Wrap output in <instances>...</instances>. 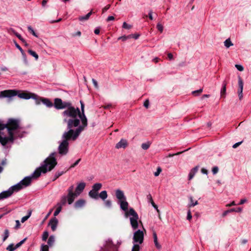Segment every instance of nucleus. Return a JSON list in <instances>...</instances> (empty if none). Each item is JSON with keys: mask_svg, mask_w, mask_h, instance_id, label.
Returning a JSON list of instances; mask_svg holds the SVG:
<instances>
[{"mask_svg": "<svg viewBox=\"0 0 251 251\" xmlns=\"http://www.w3.org/2000/svg\"><path fill=\"white\" fill-rule=\"evenodd\" d=\"M140 246L138 244H134L131 251H139Z\"/></svg>", "mask_w": 251, "mask_h": 251, "instance_id": "a18cd8bd", "label": "nucleus"}, {"mask_svg": "<svg viewBox=\"0 0 251 251\" xmlns=\"http://www.w3.org/2000/svg\"><path fill=\"white\" fill-rule=\"evenodd\" d=\"M115 195L118 200V202L126 199L124 192L120 189L115 190Z\"/></svg>", "mask_w": 251, "mask_h": 251, "instance_id": "2eb2a0df", "label": "nucleus"}, {"mask_svg": "<svg viewBox=\"0 0 251 251\" xmlns=\"http://www.w3.org/2000/svg\"><path fill=\"white\" fill-rule=\"evenodd\" d=\"M20 226H21V225H20L19 221L16 220V225L14 227L15 229H17L19 228L20 227Z\"/></svg>", "mask_w": 251, "mask_h": 251, "instance_id": "4d7b16f0", "label": "nucleus"}, {"mask_svg": "<svg viewBox=\"0 0 251 251\" xmlns=\"http://www.w3.org/2000/svg\"><path fill=\"white\" fill-rule=\"evenodd\" d=\"M74 189V186H71L67 190V196H65L67 197V201L69 204H71L74 202L75 197H76V194H75V192H73Z\"/></svg>", "mask_w": 251, "mask_h": 251, "instance_id": "1a4fd4ad", "label": "nucleus"}, {"mask_svg": "<svg viewBox=\"0 0 251 251\" xmlns=\"http://www.w3.org/2000/svg\"><path fill=\"white\" fill-rule=\"evenodd\" d=\"M7 32L11 34V33H13L14 34H15V33H16L17 32L14 29L12 28H9L7 29Z\"/></svg>", "mask_w": 251, "mask_h": 251, "instance_id": "5fc2aeb1", "label": "nucleus"}, {"mask_svg": "<svg viewBox=\"0 0 251 251\" xmlns=\"http://www.w3.org/2000/svg\"><path fill=\"white\" fill-rule=\"evenodd\" d=\"M127 146V142L126 140L125 139H122L116 145V149L126 148Z\"/></svg>", "mask_w": 251, "mask_h": 251, "instance_id": "a211bd4d", "label": "nucleus"}, {"mask_svg": "<svg viewBox=\"0 0 251 251\" xmlns=\"http://www.w3.org/2000/svg\"><path fill=\"white\" fill-rule=\"evenodd\" d=\"M6 250L8 251H14L16 249H15V246L13 244H10L7 247Z\"/></svg>", "mask_w": 251, "mask_h": 251, "instance_id": "4c0bfd02", "label": "nucleus"}, {"mask_svg": "<svg viewBox=\"0 0 251 251\" xmlns=\"http://www.w3.org/2000/svg\"><path fill=\"white\" fill-rule=\"evenodd\" d=\"M20 121L18 119H9L7 123L4 124V128H7L8 134L14 136L15 131L20 127Z\"/></svg>", "mask_w": 251, "mask_h": 251, "instance_id": "423d86ee", "label": "nucleus"}, {"mask_svg": "<svg viewBox=\"0 0 251 251\" xmlns=\"http://www.w3.org/2000/svg\"><path fill=\"white\" fill-rule=\"evenodd\" d=\"M189 201H190V203L188 204V206L189 207H194V206H195V205H197L198 204V201H194L193 200V197L192 196H190L189 197Z\"/></svg>", "mask_w": 251, "mask_h": 251, "instance_id": "393cba45", "label": "nucleus"}, {"mask_svg": "<svg viewBox=\"0 0 251 251\" xmlns=\"http://www.w3.org/2000/svg\"><path fill=\"white\" fill-rule=\"evenodd\" d=\"M235 67L239 71H242L244 70L243 67L241 65H235Z\"/></svg>", "mask_w": 251, "mask_h": 251, "instance_id": "6e6d98bb", "label": "nucleus"}, {"mask_svg": "<svg viewBox=\"0 0 251 251\" xmlns=\"http://www.w3.org/2000/svg\"><path fill=\"white\" fill-rule=\"evenodd\" d=\"M92 10L90 11L88 14L84 16H81L78 18V20L80 21H86L89 19L90 16L92 14Z\"/></svg>", "mask_w": 251, "mask_h": 251, "instance_id": "b1692460", "label": "nucleus"}, {"mask_svg": "<svg viewBox=\"0 0 251 251\" xmlns=\"http://www.w3.org/2000/svg\"><path fill=\"white\" fill-rule=\"evenodd\" d=\"M114 19L115 18L113 16H109L107 17L106 21L107 22H109L110 21H113Z\"/></svg>", "mask_w": 251, "mask_h": 251, "instance_id": "680f3d73", "label": "nucleus"}, {"mask_svg": "<svg viewBox=\"0 0 251 251\" xmlns=\"http://www.w3.org/2000/svg\"><path fill=\"white\" fill-rule=\"evenodd\" d=\"M198 168V166H196L195 167L193 168L191 170L188 175V179L189 180L193 178L196 173L197 172Z\"/></svg>", "mask_w": 251, "mask_h": 251, "instance_id": "4be33fe9", "label": "nucleus"}, {"mask_svg": "<svg viewBox=\"0 0 251 251\" xmlns=\"http://www.w3.org/2000/svg\"><path fill=\"white\" fill-rule=\"evenodd\" d=\"M108 197L107 191L105 190L101 191L99 195V198L104 201Z\"/></svg>", "mask_w": 251, "mask_h": 251, "instance_id": "a878e982", "label": "nucleus"}, {"mask_svg": "<svg viewBox=\"0 0 251 251\" xmlns=\"http://www.w3.org/2000/svg\"><path fill=\"white\" fill-rule=\"evenodd\" d=\"M27 239V238H24L23 240H22V241H21L20 242H19L18 243H17L15 246V249H17L18 248H19V247H20L22 244H23L25 242L26 240Z\"/></svg>", "mask_w": 251, "mask_h": 251, "instance_id": "72a5a7b5", "label": "nucleus"}, {"mask_svg": "<svg viewBox=\"0 0 251 251\" xmlns=\"http://www.w3.org/2000/svg\"><path fill=\"white\" fill-rule=\"evenodd\" d=\"M110 4H107L104 7H103L102 9V13L105 12L107 10H108L110 7Z\"/></svg>", "mask_w": 251, "mask_h": 251, "instance_id": "8fccbe9b", "label": "nucleus"}, {"mask_svg": "<svg viewBox=\"0 0 251 251\" xmlns=\"http://www.w3.org/2000/svg\"><path fill=\"white\" fill-rule=\"evenodd\" d=\"M230 211L231 212H235L237 213H240L242 211V208L241 207H238L236 208H233L230 209Z\"/></svg>", "mask_w": 251, "mask_h": 251, "instance_id": "79ce46f5", "label": "nucleus"}, {"mask_svg": "<svg viewBox=\"0 0 251 251\" xmlns=\"http://www.w3.org/2000/svg\"><path fill=\"white\" fill-rule=\"evenodd\" d=\"M203 91V89L202 88L198 90L194 91L192 92V94L194 95H198L200 94H201Z\"/></svg>", "mask_w": 251, "mask_h": 251, "instance_id": "37998d69", "label": "nucleus"}, {"mask_svg": "<svg viewBox=\"0 0 251 251\" xmlns=\"http://www.w3.org/2000/svg\"><path fill=\"white\" fill-rule=\"evenodd\" d=\"M9 236V232L7 229H6L4 231V233L3 235L2 241L3 242L5 241Z\"/></svg>", "mask_w": 251, "mask_h": 251, "instance_id": "7c9ffc66", "label": "nucleus"}, {"mask_svg": "<svg viewBox=\"0 0 251 251\" xmlns=\"http://www.w3.org/2000/svg\"><path fill=\"white\" fill-rule=\"evenodd\" d=\"M80 160L81 159L80 158L78 159V160H77L74 164H73L72 165H71L70 168H73L75 167V166H76L79 163Z\"/></svg>", "mask_w": 251, "mask_h": 251, "instance_id": "864d4df0", "label": "nucleus"}, {"mask_svg": "<svg viewBox=\"0 0 251 251\" xmlns=\"http://www.w3.org/2000/svg\"><path fill=\"white\" fill-rule=\"evenodd\" d=\"M85 183L84 182L79 183L76 187L75 194L76 197L80 195V194L83 191L85 187Z\"/></svg>", "mask_w": 251, "mask_h": 251, "instance_id": "f3484780", "label": "nucleus"}, {"mask_svg": "<svg viewBox=\"0 0 251 251\" xmlns=\"http://www.w3.org/2000/svg\"><path fill=\"white\" fill-rule=\"evenodd\" d=\"M161 171H162V169L161 168V167H158L157 169V171L154 173V175L155 176H158L159 175V174H160V173L161 172Z\"/></svg>", "mask_w": 251, "mask_h": 251, "instance_id": "49530a36", "label": "nucleus"}, {"mask_svg": "<svg viewBox=\"0 0 251 251\" xmlns=\"http://www.w3.org/2000/svg\"><path fill=\"white\" fill-rule=\"evenodd\" d=\"M219 171L218 167L215 166L212 168V172L214 175L216 174Z\"/></svg>", "mask_w": 251, "mask_h": 251, "instance_id": "3c124183", "label": "nucleus"}, {"mask_svg": "<svg viewBox=\"0 0 251 251\" xmlns=\"http://www.w3.org/2000/svg\"><path fill=\"white\" fill-rule=\"evenodd\" d=\"M85 204V201L83 199L77 200L75 203V208H79L83 207Z\"/></svg>", "mask_w": 251, "mask_h": 251, "instance_id": "412c9836", "label": "nucleus"}, {"mask_svg": "<svg viewBox=\"0 0 251 251\" xmlns=\"http://www.w3.org/2000/svg\"><path fill=\"white\" fill-rule=\"evenodd\" d=\"M153 238L155 247L157 249H160L161 246L158 242L157 234L155 231L153 232Z\"/></svg>", "mask_w": 251, "mask_h": 251, "instance_id": "5701e85b", "label": "nucleus"}, {"mask_svg": "<svg viewBox=\"0 0 251 251\" xmlns=\"http://www.w3.org/2000/svg\"><path fill=\"white\" fill-rule=\"evenodd\" d=\"M120 204V208L125 212V217L127 218L129 217L130 222L133 229H136L138 227V220L139 219L138 215L137 212L132 208H130L128 211V203L126 199L118 202Z\"/></svg>", "mask_w": 251, "mask_h": 251, "instance_id": "20e7f679", "label": "nucleus"}, {"mask_svg": "<svg viewBox=\"0 0 251 251\" xmlns=\"http://www.w3.org/2000/svg\"><path fill=\"white\" fill-rule=\"evenodd\" d=\"M87 119L83 116L82 124L78 126L72 125L69 127L67 125V131H65L61 137V141L58 142V153L61 155H66L69 151V141H75L79 136L80 133L87 126Z\"/></svg>", "mask_w": 251, "mask_h": 251, "instance_id": "f03ea898", "label": "nucleus"}, {"mask_svg": "<svg viewBox=\"0 0 251 251\" xmlns=\"http://www.w3.org/2000/svg\"><path fill=\"white\" fill-rule=\"evenodd\" d=\"M49 237V233L47 231H45L42 235V240L46 241Z\"/></svg>", "mask_w": 251, "mask_h": 251, "instance_id": "c9c22d12", "label": "nucleus"}, {"mask_svg": "<svg viewBox=\"0 0 251 251\" xmlns=\"http://www.w3.org/2000/svg\"><path fill=\"white\" fill-rule=\"evenodd\" d=\"M12 194V193L9 188L8 190L2 192L0 193V200L9 197L11 196Z\"/></svg>", "mask_w": 251, "mask_h": 251, "instance_id": "6ab92c4d", "label": "nucleus"}, {"mask_svg": "<svg viewBox=\"0 0 251 251\" xmlns=\"http://www.w3.org/2000/svg\"><path fill=\"white\" fill-rule=\"evenodd\" d=\"M15 46L16 47L19 49V50L20 51V52H21V53L22 54V55L23 56H25V53L24 51V50L22 49V48L19 46V45L17 43V42H15Z\"/></svg>", "mask_w": 251, "mask_h": 251, "instance_id": "e433bc0d", "label": "nucleus"}, {"mask_svg": "<svg viewBox=\"0 0 251 251\" xmlns=\"http://www.w3.org/2000/svg\"><path fill=\"white\" fill-rule=\"evenodd\" d=\"M192 218L191 213L190 210L187 211V219L189 221L191 220Z\"/></svg>", "mask_w": 251, "mask_h": 251, "instance_id": "603ef678", "label": "nucleus"}, {"mask_svg": "<svg viewBox=\"0 0 251 251\" xmlns=\"http://www.w3.org/2000/svg\"><path fill=\"white\" fill-rule=\"evenodd\" d=\"M144 240V233L141 230H138L134 233L133 241L134 242L142 244Z\"/></svg>", "mask_w": 251, "mask_h": 251, "instance_id": "9b49d317", "label": "nucleus"}, {"mask_svg": "<svg viewBox=\"0 0 251 251\" xmlns=\"http://www.w3.org/2000/svg\"><path fill=\"white\" fill-rule=\"evenodd\" d=\"M129 36H131V38H134L135 39H137L139 37V35L137 34H130L129 35Z\"/></svg>", "mask_w": 251, "mask_h": 251, "instance_id": "052dcab7", "label": "nucleus"}, {"mask_svg": "<svg viewBox=\"0 0 251 251\" xmlns=\"http://www.w3.org/2000/svg\"><path fill=\"white\" fill-rule=\"evenodd\" d=\"M27 29H28V31L30 32L33 36H34L35 37H38V35L35 33V32L34 31V30H33V29L32 28V27L31 26H30V25L28 26Z\"/></svg>", "mask_w": 251, "mask_h": 251, "instance_id": "f704fd0d", "label": "nucleus"}, {"mask_svg": "<svg viewBox=\"0 0 251 251\" xmlns=\"http://www.w3.org/2000/svg\"><path fill=\"white\" fill-rule=\"evenodd\" d=\"M103 251H118V249L112 243L109 242Z\"/></svg>", "mask_w": 251, "mask_h": 251, "instance_id": "aec40b11", "label": "nucleus"}, {"mask_svg": "<svg viewBox=\"0 0 251 251\" xmlns=\"http://www.w3.org/2000/svg\"><path fill=\"white\" fill-rule=\"evenodd\" d=\"M123 27L125 29H129L131 27V25L127 24L126 22H124L123 24Z\"/></svg>", "mask_w": 251, "mask_h": 251, "instance_id": "09e8293b", "label": "nucleus"}, {"mask_svg": "<svg viewBox=\"0 0 251 251\" xmlns=\"http://www.w3.org/2000/svg\"><path fill=\"white\" fill-rule=\"evenodd\" d=\"M67 197L65 195H63L61 197L60 201L57 203V208L54 211L53 216L54 217L57 216L62 210V207L67 203Z\"/></svg>", "mask_w": 251, "mask_h": 251, "instance_id": "9d476101", "label": "nucleus"}, {"mask_svg": "<svg viewBox=\"0 0 251 251\" xmlns=\"http://www.w3.org/2000/svg\"><path fill=\"white\" fill-rule=\"evenodd\" d=\"M4 129V123L0 121V131Z\"/></svg>", "mask_w": 251, "mask_h": 251, "instance_id": "e2e57ef3", "label": "nucleus"}, {"mask_svg": "<svg viewBox=\"0 0 251 251\" xmlns=\"http://www.w3.org/2000/svg\"><path fill=\"white\" fill-rule=\"evenodd\" d=\"M238 86H239V88L238 90V93L239 98L240 100H241L243 97V90L244 82L240 76H238Z\"/></svg>", "mask_w": 251, "mask_h": 251, "instance_id": "4468645a", "label": "nucleus"}, {"mask_svg": "<svg viewBox=\"0 0 251 251\" xmlns=\"http://www.w3.org/2000/svg\"><path fill=\"white\" fill-rule=\"evenodd\" d=\"M226 81H224L223 83L222 88L221 90V97H225L226 92Z\"/></svg>", "mask_w": 251, "mask_h": 251, "instance_id": "bb28decb", "label": "nucleus"}, {"mask_svg": "<svg viewBox=\"0 0 251 251\" xmlns=\"http://www.w3.org/2000/svg\"><path fill=\"white\" fill-rule=\"evenodd\" d=\"M56 153L55 152H52L44 160L41 166L34 171L31 177L37 178L40 176L41 173H46L52 170L57 164V161L55 157Z\"/></svg>", "mask_w": 251, "mask_h": 251, "instance_id": "7ed1b4c3", "label": "nucleus"}, {"mask_svg": "<svg viewBox=\"0 0 251 251\" xmlns=\"http://www.w3.org/2000/svg\"><path fill=\"white\" fill-rule=\"evenodd\" d=\"M149 103H150V102H149V100H146L144 101V106L146 108H148L149 107Z\"/></svg>", "mask_w": 251, "mask_h": 251, "instance_id": "13d9d810", "label": "nucleus"}, {"mask_svg": "<svg viewBox=\"0 0 251 251\" xmlns=\"http://www.w3.org/2000/svg\"><path fill=\"white\" fill-rule=\"evenodd\" d=\"M151 205L156 210L157 212L159 213V210L158 209V207H157V205H156L154 202H152Z\"/></svg>", "mask_w": 251, "mask_h": 251, "instance_id": "0e129e2a", "label": "nucleus"}, {"mask_svg": "<svg viewBox=\"0 0 251 251\" xmlns=\"http://www.w3.org/2000/svg\"><path fill=\"white\" fill-rule=\"evenodd\" d=\"M63 174H64L63 171L56 172L54 175V178L53 180L54 181V180H56L59 176H62Z\"/></svg>", "mask_w": 251, "mask_h": 251, "instance_id": "a19ab883", "label": "nucleus"}, {"mask_svg": "<svg viewBox=\"0 0 251 251\" xmlns=\"http://www.w3.org/2000/svg\"><path fill=\"white\" fill-rule=\"evenodd\" d=\"M28 52L32 56H33L36 60H37L38 59L39 56L34 51L31 50H28Z\"/></svg>", "mask_w": 251, "mask_h": 251, "instance_id": "c756f323", "label": "nucleus"}, {"mask_svg": "<svg viewBox=\"0 0 251 251\" xmlns=\"http://www.w3.org/2000/svg\"><path fill=\"white\" fill-rule=\"evenodd\" d=\"M224 45L227 48H228L230 46H232L233 45V44H232V43L231 42V41L229 38L226 40V41L224 42Z\"/></svg>", "mask_w": 251, "mask_h": 251, "instance_id": "c85d7f7f", "label": "nucleus"}, {"mask_svg": "<svg viewBox=\"0 0 251 251\" xmlns=\"http://www.w3.org/2000/svg\"><path fill=\"white\" fill-rule=\"evenodd\" d=\"M246 201H247V200L246 199H241L238 204H240V205L243 204L244 203H245Z\"/></svg>", "mask_w": 251, "mask_h": 251, "instance_id": "774afa93", "label": "nucleus"}, {"mask_svg": "<svg viewBox=\"0 0 251 251\" xmlns=\"http://www.w3.org/2000/svg\"><path fill=\"white\" fill-rule=\"evenodd\" d=\"M31 215V211H28L27 215L25 216H24V217H23L22 218L21 222L22 223H24L25 221L27 220V219L30 217Z\"/></svg>", "mask_w": 251, "mask_h": 251, "instance_id": "2f4dec72", "label": "nucleus"}, {"mask_svg": "<svg viewBox=\"0 0 251 251\" xmlns=\"http://www.w3.org/2000/svg\"><path fill=\"white\" fill-rule=\"evenodd\" d=\"M32 177L26 176L20 181L19 183L9 188L13 194L14 192H18L20 190L29 186L31 182Z\"/></svg>", "mask_w": 251, "mask_h": 251, "instance_id": "0eeeda50", "label": "nucleus"}, {"mask_svg": "<svg viewBox=\"0 0 251 251\" xmlns=\"http://www.w3.org/2000/svg\"><path fill=\"white\" fill-rule=\"evenodd\" d=\"M8 137L0 136V143L3 145H6L9 142H13L14 140V136L11 134H8Z\"/></svg>", "mask_w": 251, "mask_h": 251, "instance_id": "ddd939ff", "label": "nucleus"}, {"mask_svg": "<svg viewBox=\"0 0 251 251\" xmlns=\"http://www.w3.org/2000/svg\"><path fill=\"white\" fill-rule=\"evenodd\" d=\"M156 27L157 28V29L160 32H163V25L158 23L157 24V25H156Z\"/></svg>", "mask_w": 251, "mask_h": 251, "instance_id": "de8ad7c7", "label": "nucleus"}, {"mask_svg": "<svg viewBox=\"0 0 251 251\" xmlns=\"http://www.w3.org/2000/svg\"><path fill=\"white\" fill-rule=\"evenodd\" d=\"M104 203L105 206L108 208H110L112 206L111 201L109 200H104Z\"/></svg>", "mask_w": 251, "mask_h": 251, "instance_id": "ea45409f", "label": "nucleus"}, {"mask_svg": "<svg viewBox=\"0 0 251 251\" xmlns=\"http://www.w3.org/2000/svg\"><path fill=\"white\" fill-rule=\"evenodd\" d=\"M58 222V220L55 217H54L50 220L49 226H50L51 230L53 231H54L56 230Z\"/></svg>", "mask_w": 251, "mask_h": 251, "instance_id": "dca6fc26", "label": "nucleus"}, {"mask_svg": "<svg viewBox=\"0 0 251 251\" xmlns=\"http://www.w3.org/2000/svg\"><path fill=\"white\" fill-rule=\"evenodd\" d=\"M130 38H131V36H129V35H127V36L124 35V36H122L119 37L118 38V40H122L123 41H125L126 40H127L128 39H130Z\"/></svg>", "mask_w": 251, "mask_h": 251, "instance_id": "58836bf2", "label": "nucleus"}, {"mask_svg": "<svg viewBox=\"0 0 251 251\" xmlns=\"http://www.w3.org/2000/svg\"><path fill=\"white\" fill-rule=\"evenodd\" d=\"M242 142H237V143H236L234 144L233 145L232 147H233V148H234V149H235V148H236L238 146H239V145L242 143Z\"/></svg>", "mask_w": 251, "mask_h": 251, "instance_id": "69168bd1", "label": "nucleus"}, {"mask_svg": "<svg viewBox=\"0 0 251 251\" xmlns=\"http://www.w3.org/2000/svg\"><path fill=\"white\" fill-rule=\"evenodd\" d=\"M92 82L95 88H98V84L97 80L94 78L92 79Z\"/></svg>", "mask_w": 251, "mask_h": 251, "instance_id": "bf43d9fd", "label": "nucleus"}, {"mask_svg": "<svg viewBox=\"0 0 251 251\" xmlns=\"http://www.w3.org/2000/svg\"><path fill=\"white\" fill-rule=\"evenodd\" d=\"M151 145V143L149 142L143 143L141 145L142 148L144 150H148Z\"/></svg>", "mask_w": 251, "mask_h": 251, "instance_id": "473e14b6", "label": "nucleus"}, {"mask_svg": "<svg viewBox=\"0 0 251 251\" xmlns=\"http://www.w3.org/2000/svg\"><path fill=\"white\" fill-rule=\"evenodd\" d=\"M81 104V110L78 107H75L70 101H63L59 98H55L54 100L53 105L56 109H63L66 108L62 112L64 117L63 122L67 124L70 127L72 125L78 126L80 121L82 124L83 116L86 117L84 113V104L82 101H80Z\"/></svg>", "mask_w": 251, "mask_h": 251, "instance_id": "f257e3e1", "label": "nucleus"}, {"mask_svg": "<svg viewBox=\"0 0 251 251\" xmlns=\"http://www.w3.org/2000/svg\"><path fill=\"white\" fill-rule=\"evenodd\" d=\"M102 184L96 183L92 186V189L89 192V196L90 198L98 200L99 199L98 191L101 188Z\"/></svg>", "mask_w": 251, "mask_h": 251, "instance_id": "6e6552de", "label": "nucleus"}, {"mask_svg": "<svg viewBox=\"0 0 251 251\" xmlns=\"http://www.w3.org/2000/svg\"><path fill=\"white\" fill-rule=\"evenodd\" d=\"M201 172L203 174L207 175L208 174L207 170L206 169H205V168H202L201 170Z\"/></svg>", "mask_w": 251, "mask_h": 251, "instance_id": "338daca9", "label": "nucleus"}, {"mask_svg": "<svg viewBox=\"0 0 251 251\" xmlns=\"http://www.w3.org/2000/svg\"><path fill=\"white\" fill-rule=\"evenodd\" d=\"M35 100L36 104H39L41 102H42L48 107H51L53 106L52 102L47 98H39L37 96L35 97Z\"/></svg>", "mask_w": 251, "mask_h": 251, "instance_id": "f8f14e48", "label": "nucleus"}, {"mask_svg": "<svg viewBox=\"0 0 251 251\" xmlns=\"http://www.w3.org/2000/svg\"><path fill=\"white\" fill-rule=\"evenodd\" d=\"M41 251H49V247L48 245H42Z\"/></svg>", "mask_w": 251, "mask_h": 251, "instance_id": "c03bdc74", "label": "nucleus"}, {"mask_svg": "<svg viewBox=\"0 0 251 251\" xmlns=\"http://www.w3.org/2000/svg\"><path fill=\"white\" fill-rule=\"evenodd\" d=\"M55 241V238L54 236L51 235L50 236L48 241V246L51 247L53 245Z\"/></svg>", "mask_w": 251, "mask_h": 251, "instance_id": "cd10ccee", "label": "nucleus"}, {"mask_svg": "<svg viewBox=\"0 0 251 251\" xmlns=\"http://www.w3.org/2000/svg\"><path fill=\"white\" fill-rule=\"evenodd\" d=\"M17 96L21 99L25 100H28L33 98L34 100L37 95L32 94L29 93H26L16 90H6L0 92V98H12L14 96Z\"/></svg>", "mask_w": 251, "mask_h": 251, "instance_id": "39448f33", "label": "nucleus"}]
</instances>
